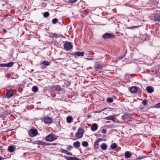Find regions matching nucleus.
<instances>
[{"instance_id": "25", "label": "nucleus", "mask_w": 160, "mask_h": 160, "mask_svg": "<svg viewBox=\"0 0 160 160\" xmlns=\"http://www.w3.org/2000/svg\"><path fill=\"white\" fill-rule=\"evenodd\" d=\"M38 90V88L36 86H34L32 88V90L34 92H37Z\"/></svg>"}, {"instance_id": "1", "label": "nucleus", "mask_w": 160, "mask_h": 160, "mask_svg": "<svg viewBox=\"0 0 160 160\" xmlns=\"http://www.w3.org/2000/svg\"><path fill=\"white\" fill-rule=\"evenodd\" d=\"M57 137L52 133H51L46 137V140L49 142L55 141L57 139Z\"/></svg>"}, {"instance_id": "56", "label": "nucleus", "mask_w": 160, "mask_h": 160, "mask_svg": "<svg viewBox=\"0 0 160 160\" xmlns=\"http://www.w3.org/2000/svg\"><path fill=\"white\" fill-rule=\"evenodd\" d=\"M84 112H86V111L84 110Z\"/></svg>"}, {"instance_id": "10", "label": "nucleus", "mask_w": 160, "mask_h": 160, "mask_svg": "<svg viewBox=\"0 0 160 160\" xmlns=\"http://www.w3.org/2000/svg\"><path fill=\"white\" fill-rule=\"evenodd\" d=\"M104 119L106 120H111L113 122H115V118L113 115H110L108 117H106L104 118Z\"/></svg>"}, {"instance_id": "14", "label": "nucleus", "mask_w": 160, "mask_h": 160, "mask_svg": "<svg viewBox=\"0 0 160 160\" xmlns=\"http://www.w3.org/2000/svg\"><path fill=\"white\" fill-rule=\"evenodd\" d=\"M138 90V88L136 87H132L130 89V91L132 93H135Z\"/></svg>"}, {"instance_id": "58", "label": "nucleus", "mask_w": 160, "mask_h": 160, "mask_svg": "<svg viewBox=\"0 0 160 160\" xmlns=\"http://www.w3.org/2000/svg\"><path fill=\"white\" fill-rule=\"evenodd\" d=\"M2 39V38H0V39Z\"/></svg>"}, {"instance_id": "12", "label": "nucleus", "mask_w": 160, "mask_h": 160, "mask_svg": "<svg viewBox=\"0 0 160 160\" xmlns=\"http://www.w3.org/2000/svg\"><path fill=\"white\" fill-rule=\"evenodd\" d=\"M15 149L16 147L15 146H9L8 148V150L10 152H13Z\"/></svg>"}, {"instance_id": "49", "label": "nucleus", "mask_w": 160, "mask_h": 160, "mask_svg": "<svg viewBox=\"0 0 160 160\" xmlns=\"http://www.w3.org/2000/svg\"><path fill=\"white\" fill-rule=\"evenodd\" d=\"M57 144L56 143H52L51 144V145H57Z\"/></svg>"}, {"instance_id": "20", "label": "nucleus", "mask_w": 160, "mask_h": 160, "mask_svg": "<svg viewBox=\"0 0 160 160\" xmlns=\"http://www.w3.org/2000/svg\"><path fill=\"white\" fill-rule=\"evenodd\" d=\"M54 88L58 92H59L62 90L61 86L59 85H56L54 87Z\"/></svg>"}, {"instance_id": "41", "label": "nucleus", "mask_w": 160, "mask_h": 160, "mask_svg": "<svg viewBox=\"0 0 160 160\" xmlns=\"http://www.w3.org/2000/svg\"><path fill=\"white\" fill-rule=\"evenodd\" d=\"M106 132V130L105 129H102V133H105Z\"/></svg>"}, {"instance_id": "6", "label": "nucleus", "mask_w": 160, "mask_h": 160, "mask_svg": "<svg viewBox=\"0 0 160 160\" xmlns=\"http://www.w3.org/2000/svg\"><path fill=\"white\" fill-rule=\"evenodd\" d=\"M152 17L153 18V20L160 22V13H154L152 15Z\"/></svg>"}, {"instance_id": "33", "label": "nucleus", "mask_w": 160, "mask_h": 160, "mask_svg": "<svg viewBox=\"0 0 160 160\" xmlns=\"http://www.w3.org/2000/svg\"><path fill=\"white\" fill-rule=\"evenodd\" d=\"M146 157H147V156H144L139 157L137 158L136 159L137 160H141L142 159L145 158Z\"/></svg>"}, {"instance_id": "53", "label": "nucleus", "mask_w": 160, "mask_h": 160, "mask_svg": "<svg viewBox=\"0 0 160 160\" xmlns=\"http://www.w3.org/2000/svg\"><path fill=\"white\" fill-rule=\"evenodd\" d=\"M2 148V147H0V150H1Z\"/></svg>"}, {"instance_id": "32", "label": "nucleus", "mask_w": 160, "mask_h": 160, "mask_svg": "<svg viewBox=\"0 0 160 160\" xmlns=\"http://www.w3.org/2000/svg\"><path fill=\"white\" fill-rule=\"evenodd\" d=\"M58 21V19L55 18L52 20V22L53 24H56L57 23Z\"/></svg>"}, {"instance_id": "40", "label": "nucleus", "mask_w": 160, "mask_h": 160, "mask_svg": "<svg viewBox=\"0 0 160 160\" xmlns=\"http://www.w3.org/2000/svg\"><path fill=\"white\" fill-rule=\"evenodd\" d=\"M55 33H51L50 34V36L51 38H54V34Z\"/></svg>"}, {"instance_id": "34", "label": "nucleus", "mask_w": 160, "mask_h": 160, "mask_svg": "<svg viewBox=\"0 0 160 160\" xmlns=\"http://www.w3.org/2000/svg\"><path fill=\"white\" fill-rule=\"evenodd\" d=\"M125 56V55H124L123 56H120V57H118L116 59V61L118 62V60H120L122 59Z\"/></svg>"}, {"instance_id": "30", "label": "nucleus", "mask_w": 160, "mask_h": 160, "mask_svg": "<svg viewBox=\"0 0 160 160\" xmlns=\"http://www.w3.org/2000/svg\"><path fill=\"white\" fill-rule=\"evenodd\" d=\"M49 15V13L48 12H46L44 13H43V17L44 18H47V17H48Z\"/></svg>"}, {"instance_id": "39", "label": "nucleus", "mask_w": 160, "mask_h": 160, "mask_svg": "<svg viewBox=\"0 0 160 160\" xmlns=\"http://www.w3.org/2000/svg\"><path fill=\"white\" fill-rule=\"evenodd\" d=\"M142 103L144 106H146L147 105V102L146 100H144L142 102Z\"/></svg>"}, {"instance_id": "52", "label": "nucleus", "mask_w": 160, "mask_h": 160, "mask_svg": "<svg viewBox=\"0 0 160 160\" xmlns=\"http://www.w3.org/2000/svg\"><path fill=\"white\" fill-rule=\"evenodd\" d=\"M88 118H89L91 117V115H89L88 116Z\"/></svg>"}, {"instance_id": "54", "label": "nucleus", "mask_w": 160, "mask_h": 160, "mask_svg": "<svg viewBox=\"0 0 160 160\" xmlns=\"http://www.w3.org/2000/svg\"><path fill=\"white\" fill-rule=\"evenodd\" d=\"M109 121H108L107 122V123H109Z\"/></svg>"}, {"instance_id": "24", "label": "nucleus", "mask_w": 160, "mask_h": 160, "mask_svg": "<svg viewBox=\"0 0 160 160\" xmlns=\"http://www.w3.org/2000/svg\"><path fill=\"white\" fill-rule=\"evenodd\" d=\"M63 151L64 153H65L66 154L68 155L71 156L72 155V153L71 152H68L66 150L63 149Z\"/></svg>"}, {"instance_id": "13", "label": "nucleus", "mask_w": 160, "mask_h": 160, "mask_svg": "<svg viewBox=\"0 0 160 160\" xmlns=\"http://www.w3.org/2000/svg\"><path fill=\"white\" fill-rule=\"evenodd\" d=\"M146 90L147 92L149 93H151L154 91V88L151 86H148L146 88Z\"/></svg>"}, {"instance_id": "48", "label": "nucleus", "mask_w": 160, "mask_h": 160, "mask_svg": "<svg viewBox=\"0 0 160 160\" xmlns=\"http://www.w3.org/2000/svg\"><path fill=\"white\" fill-rule=\"evenodd\" d=\"M62 37L64 38H65V37L63 36L62 35L59 34V37Z\"/></svg>"}, {"instance_id": "11", "label": "nucleus", "mask_w": 160, "mask_h": 160, "mask_svg": "<svg viewBox=\"0 0 160 160\" xmlns=\"http://www.w3.org/2000/svg\"><path fill=\"white\" fill-rule=\"evenodd\" d=\"M44 142L38 140L34 141L32 143L34 144L44 146Z\"/></svg>"}, {"instance_id": "51", "label": "nucleus", "mask_w": 160, "mask_h": 160, "mask_svg": "<svg viewBox=\"0 0 160 160\" xmlns=\"http://www.w3.org/2000/svg\"><path fill=\"white\" fill-rule=\"evenodd\" d=\"M87 59L88 60H92L93 59L91 58H87Z\"/></svg>"}, {"instance_id": "47", "label": "nucleus", "mask_w": 160, "mask_h": 160, "mask_svg": "<svg viewBox=\"0 0 160 160\" xmlns=\"http://www.w3.org/2000/svg\"><path fill=\"white\" fill-rule=\"evenodd\" d=\"M108 108H104L103 109H102L101 110V111L102 112V111H103L105 110L106 109H108Z\"/></svg>"}, {"instance_id": "50", "label": "nucleus", "mask_w": 160, "mask_h": 160, "mask_svg": "<svg viewBox=\"0 0 160 160\" xmlns=\"http://www.w3.org/2000/svg\"><path fill=\"white\" fill-rule=\"evenodd\" d=\"M101 112H102V111L101 110H100V111H97L96 112H97V113H100Z\"/></svg>"}, {"instance_id": "29", "label": "nucleus", "mask_w": 160, "mask_h": 160, "mask_svg": "<svg viewBox=\"0 0 160 160\" xmlns=\"http://www.w3.org/2000/svg\"><path fill=\"white\" fill-rule=\"evenodd\" d=\"M42 64L44 65H46V66H48L50 65V63L48 61H44L42 62Z\"/></svg>"}, {"instance_id": "35", "label": "nucleus", "mask_w": 160, "mask_h": 160, "mask_svg": "<svg viewBox=\"0 0 160 160\" xmlns=\"http://www.w3.org/2000/svg\"><path fill=\"white\" fill-rule=\"evenodd\" d=\"M54 35V38L55 39H56L58 38L59 37V34H57L55 33Z\"/></svg>"}, {"instance_id": "45", "label": "nucleus", "mask_w": 160, "mask_h": 160, "mask_svg": "<svg viewBox=\"0 0 160 160\" xmlns=\"http://www.w3.org/2000/svg\"><path fill=\"white\" fill-rule=\"evenodd\" d=\"M122 118L123 120H125L126 119V116L125 115H123L122 117Z\"/></svg>"}, {"instance_id": "46", "label": "nucleus", "mask_w": 160, "mask_h": 160, "mask_svg": "<svg viewBox=\"0 0 160 160\" xmlns=\"http://www.w3.org/2000/svg\"><path fill=\"white\" fill-rule=\"evenodd\" d=\"M2 31L3 33H6L7 32V31L4 28L2 29Z\"/></svg>"}, {"instance_id": "23", "label": "nucleus", "mask_w": 160, "mask_h": 160, "mask_svg": "<svg viewBox=\"0 0 160 160\" xmlns=\"http://www.w3.org/2000/svg\"><path fill=\"white\" fill-rule=\"evenodd\" d=\"M99 139L100 138L98 139V140L95 142L94 147L96 148H98V142L100 141V140H99Z\"/></svg>"}, {"instance_id": "15", "label": "nucleus", "mask_w": 160, "mask_h": 160, "mask_svg": "<svg viewBox=\"0 0 160 160\" xmlns=\"http://www.w3.org/2000/svg\"><path fill=\"white\" fill-rule=\"evenodd\" d=\"M131 152L129 151H126L124 155L125 158H130L131 156Z\"/></svg>"}, {"instance_id": "5", "label": "nucleus", "mask_w": 160, "mask_h": 160, "mask_svg": "<svg viewBox=\"0 0 160 160\" xmlns=\"http://www.w3.org/2000/svg\"><path fill=\"white\" fill-rule=\"evenodd\" d=\"M84 131L82 128H80L79 129L78 132L76 133V136L78 138H81L83 136Z\"/></svg>"}, {"instance_id": "55", "label": "nucleus", "mask_w": 160, "mask_h": 160, "mask_svg": "<svg viewBox=\"0 0 160 160\" xmlns=\"http://www.w3.org/2000/svg\"><path fill=\"white\" fill-rule=\"evenodd\" d=\"M1 157H0V160H1Z\"/></svg>"}, {"instance_id": "17", "label": "nucleus", "mask_w": 160, "mask_h": 160, "mask_svg": "<svg viewBox=\"0 0 160 160\" xmlns=\"http://www.w3.org/2000/svg\"><path fill=\"white\" fill-rule=\"evenodd\" d=\"M65 158L67 160H79V159L76 157H66Z\"/></svg>"}, {"instance_id": "36", "label": "nucleus", "mask_w": 160, "mask_h": 160, "mask_svg": "<svg viewBox=\"0 0 160 160\" xmlns=\"http://www.w3.org/2000/svg\"><path fill=\"white\" fill-rule=\"evenodd\" d=\"M154 107H155L157 108H160V102L154 106Z\"/></svg>"}, {"instance_id": "7", "label": "nucleus", "mask_w": 160, "mask_h": 160, "mask_svg": "<svg viewBox=\"0 0 160 160\" xmlns=\"http://www.w3.org/2000/svg\"><path fill=\"white\" fill-rule=\"evenodd\" d=\"M43 120L45 124H50L51 123L52 119L51 118L45 116L43 118Z\"/></svg>"}, {"instance_id": "43", "label": "nucleus", "mask_w": 160, "mask_h": 160, "mask_svg": "<svg viewBox=\"0 0 160 160\" xmlns=\"http://www.w3.org/2000/svg\"><path fill=\"white\" fill-rule=\"evenodd\" d=\"M0 67H6V64H0Z\"/></svg>"}, {"instance_id": "8", "label": "nucleus", "mask_w": 160, "mask_h": 160, "mask_svg": "<svg viewBox=\"0 0 160 160\" xmlns=\"http://www.w3.org/2000/svg\"><path fill=\"white\" fill-rule=\"evenodd\" d=\"M98 128V125L96 123H93L92 124L91 127V129L92 131L94 132L96 131Z\"/></svg>"}, {"instance_id": "9", "label": "nucleus", "mask_w": 160, "mask_h": 160, "mask_svg": "<svg viewBox=\"0 0 160 160\" xmlns=\"http://www.w3.org/2000/svg\"><path fill=\"white\" fill-rule=\"evenodd\" d=\"M13 96V91L12 89L10 90L7 94V98L10 99Z\"/></svg>"}, {"instance_id": "38", "label": "nucleus", "mask_w": 160, "mask_h": 160, "mask_svg": "<svg viewBox=\"0 0 160 160\" xmlns=\"http://www.w3.org/2000/svg\"><path fill=\"white\" fill-rule=\"evenodd\" d=\"M65 84L67 86H69L71 84V82L69 81H66L65 82Z\"/></svg>"}, {"instance_id": "31", "label": "nucleus", "mask_w": 160, "mask_h": 160, "mask_svg": "<svg viewBox=\"0 0 160 160\" xmlns=\"http://www.w3.org/2000/svg\"><path fill=\"white\" fill-rule=\"evenodd\" d=\"M107 101L108 102L111 103L113 102V100L111 98H108L107 99Z\"/></svg>"}, {"instance_id": "44", "label": "nucleus", "mask_w": 160, "mask_h": 160, "mask_svg": "<svg viewBox=\"0 0 160 160\" xmlns=\"http://www.w3.org/2000/svg\"><path fill=\"white\" fill-rule=\"evenodd\" d=\"M72 147L71 146H69L67 148V149L68 150H70L71 149Z\"/></svg>"}, {"instance_id": "37", "label": "nucleus", "mask_w": 160, "mask_h": 160, "mask_svg": "<svg viewBox=\"0 0 160 160\" xmlns=\"http://www.w3.org/2000/svg\"><path fill=\"white\" fill-rule=\"evenodd\" d=\"M95 68H96L97 69H100L101 68V66L99 64H96V65H95Z\"/></svg>"}, {"instance_id": "18", "label": "nucleus", "mask_w": 160, "mask_h": 160, "mask_svg": "<svg viewBox=\"0 0 160 160\" xmlns=\"http://www.w3.org/2000/svg\"><path fill=\"white\" fill-rule=\"evenodd\" d=\"M73 121L72 118L70 116H68L67 118V121L68 123H71Z\"/></svg>"}, {"instance_id": "3", "label": "nucleus", "mask_w": 160, "mask_h": 160, "mask_svg": "<svg viewBox=\"0 0 160 160\" xmlns=\"http://www.w3.org/2000/svg\"><path fill=\"white\" fill-rule=\"evenodd\" d=\"M38 133V131L35 129H31L29 132V135L32 137L36 136Z\"/></svg>"}, {"instance_id": "26", "label": "nucleus", "mask_w": 160, "mask_h": 160, "mask_svg": "<svg viewBox=\"0 0 160 160\" xmlns=\"http://www.w3.org/2000/svg\"><path fill=\"white\" fill-rule=\"evenodd\" d=\"M14 64L13 62H10L6 64V67H12Z\"/></svg>"}, {"instance_id": "2", "label": "nucleus", "mask_w": 160, "mask_h": 160, "mask_svg": "<svg viewBox=\"0 0 160 160\" xmlns=\"http://www.w3.org/2000/svg\"><path fill=\"white\" fill-rule=\"evenodd\" d=\"M64 47L66 50L69 51L72 49L73 46L70 42H66L64 45Z\"/></svg>"}, {"instance_id": "28", "label": "nucleus", "mask_w": 160, "mask_h": 160, "mask_svg": "<svg viewBox=\"0 0 160 160\" xmlns=\"http://www.w3.org/2000/svg\"><path fill=\"white\" fill-rule=\"evenodd\" d=\"M140 26H133L130 27H128V28L129 29H133L136 28L140 27Z\"/></svg>"}, {"instance_id": "57", "label": "nucleus", "mask_w": 160, "mask_h": 160, "mask_svg": "<svg viewBox=\"0 0 160 160\" xmlns=\"http://www.w3.org/2000/svg\"><path fill=\"white\" fill-rule=\"evenodd\" d=\"M159 139H160V136H159Z\"/></svg>"}, {"instance_id": "4", "label": "nucleus", "mask_w": 160, "mask_h": 160, "mask_svg": "<svg viewBox=\"0 0 160 160\" xmlns=\"http://www.w3.org/2000/svg\"><path fill=\"white\" fill-rule=\"evenodd\" d=\"M102 37L104 39H108L114 38V35L108 32H107L102 35Z\"/></svg>"}, {"instance_id": "19", "label": "nucleus", "mask_w": 160, "mask_h": 160, "mask_svg": "<svg viewBox=\"0 0 160 160\" xmlns=\"http://www.w3.org/2000/svg\"><path fill=\"white\" fill-rule=\"evenodd\" d=\"M101 148L103 150H105L107 149V146L105 143H103L101 144Z\"/></svg>"}, {"instance_id": "42", "label": "nucleus", "mask_w": 160, "mask_h": 160, "mask_svg": "<svg viewBox=\"0 0 160 160\" xmlns=\"http://www.w3.org/2000/svg\"><path fill=\"white\" fill-rule=\"evenodd\" d=\"M51 144H50L49 143H46V142H44V146H49L51 145Z\"/></svg>"}, {"instance_id": "21", "label": "nucleus", "mask_w": 160, "mask_h": 160, "mask_svg": "<svg viewBox=\"0 0 160 160\" xmlns=\"http://www.w3.org/2000/svg\"><path fill=\"white\" fill-rule=\"evenodd\" d=\"M117 147L118 145L115 143H112L110 146V148L112 149H115Z\"/></svg>"}, {"instance_id": "22", "label": "nucleus", "mask_w": 160, "mask_h": 160, "mask_svg": "<svg viewBox=\"0 0 160 160\" xmlns=\"http://www.w3.org/2000/svg\"><path fill=\"white\" fill-rule=\"evenodd\" d=\"M80 143L78 141H77L73 143V146L76 148H78L80 146Z\"/></svg>"}, {"instance_id": "16", "label": "nucleus", "mask_w": 160, "mask_h": 160, "mask_svg": "<svg viewBox=\"0 0 160 160\" xmlns=\"http://www.w3.org/2000/svg\"><path fill=\"white\" fill-rule=\"evenodd\" d=\"M74 55L78 56H84V53L83 52H77L74 53Z\"/></svg>"}, {"instance_id": "27", "label": "nucleus", "mask_w": 160, "mask_h": 160, "mask_svg": "<svg viewBox=\"0 0 160 160\" xmlns=\"http://www.w3.org/2000/svg\"><path fill=\"white\" fill-rule=\"evenodd\" d=\"M88 145V142L86 141H83L82 143V145L83 147H87Z\"/></svg>"}]
</instances>
